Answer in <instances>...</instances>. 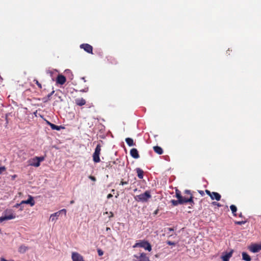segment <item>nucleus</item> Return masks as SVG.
<instances>
[{
  "mask_svg": "<svg viewBox=\"0 0 261 261\" xmlns=\"http://www.w3.org/2000/svg\"><path fill=\"white\" fill-rule=\"evenodd\" d=\"M151 197L150 192L149 191H146L143 194L136 196L135 199L139 202H147Z\"/></svg>",
  "mask_w": 261,
  "mask_h": 261,
  "instance_id": "f257e3e1",
  "label": "nucleus"
},
{
  "mask_svg": "<svg viewBox=\"0 0 261 261\" xmlns=\"http://www.w3.org/2000/svg\"><path fill=\"white\" fill-rule=\"evenodd\" d=\"M136 247H141L144 248L145 250H147L148 251H150L152 249L151 246L149 243L147 241L143 240L140 241L138 242L135 243V244L133 246V248Z\"/></svg>",
  "mask_w": 261,
  "mask_h": 261,
  "instance_id": "f03ea898",
  "label": "nucleus"
},
{
  "mask_svg": "<svg viewBox=\"0 0 261 261\" xmlns=\"http://www.w3.org/2000/svg\"><path fill=\"white\" fill-rule=\"evenodd\" d=\"M44 156H36L29 160V164L30 166L38 167L40 165V162L44 160Z\"/></svg>",
  "mask_w": 261,
  "mask_h": 261,
  "instance_id": "7ed1b4c3",
  "label": "nucleus"
},
{
  "mask_svg": "<svg viewBox=\"0 0 261 261\" xmlns=\"http://www.w3.org/2000/svg\"><path fill=\"white\" fill-rule=\"evenodd\" d=\"M101 151V146L98 144L95 149L93 154V160L95 163H99L100 162L99 155Z\"/></svg>",
  "mask_w": 261,
  "mask_h": 261,
  "instance_id": "20e7f679",
  "label": "nucleus"
},
{
  "mask_svg": "<svg viewBox=\"0 0 261 261\" xmlns=\"http://www.w3.org/2000/svg\"><path fill=\"white\" fill-rule=\"evenodd\" d=\"M62 211H64V214L66 215V210L65 209H62L50 215L49 220L52 222H55L58 220L60 214L62 213Z\"/></svg>",
  "mask_w": 261,
  "mask_h": 261,
  "instance_id": "39448f33",
  "label": "nucleus"
},
{
  "mask_svg": "<svg viewBox=\"0 0 261 261\" xmlns=\"http://www.w3.org/2000/svg\"><path fill=\"white\" fill-rule=\"evenodd\" d=\"M206 193L211 198L212 200H216L217 201H219L221 199V195L217 192H211L210 191L206 190Z\"/></svg>",
  "mask_w": 261,
  "mask_h": 261,
  "instance_id": "423d86ee",
  "label": "nucleus"
},
{
  "mask_svg": "<svg viewBox=\"0 0 261 261\" xmlns=\"http://www.w3.org/2000/svg\"><path fill=\"white\" fill-rule=\"evenodd\" d=\"M80 48L83 49L85 51L89 54H93V47L87 43H83L80 45Z\"/></svg>",
  "mask_w": 261,
  "mask_h": 261,
  "instance_id": "0eeeda50",
  "label": "nucleus"
},
{
  "mask_svg": "<svg viewBox=\"0 0 261 261\" xmlns=\"http://www.w3.org/2000/svg\"><path fill=\"white\" fill-rule=\"evenodd\" d=\"M249 249L251 252L253 253L257 252L261 250V244H253L249 247Z\"/></svg>",
  "mask_w": 261,
  "mask_h": 261,
  "instance_id": "6e6552de",
  "label": "nucleus"
},
{
  "mask_svg": "<svg viewBox=\"0 0 261 261\" xmlns=\"http://www.w3.org/2000/svg\"><path fill=\"white\" fill-rule=\"evenodd\" d=\"M71 257L73 261H84L83 256L77 252H72Z\"/></svg>",
  "mask_w": 261,
  "mask_h": 261,
  "instance_id": "1a4fd4ad",
  "label": "nucleus"
},
{
  "mask_svg": "<svg viewBox=\"0 0 261 261\" xmlns=\"http://www.w3.org/2000/svg\"><path fill=\"white\" fill-rule=\"evenodd\" d=\"M134 257L139 261H150L149 257L144 253H140L139 256L135 255Z\"/></svg>",
  "mask_w": 261,
  "mask_h": 261,
  "instance_id": "9d476101",
  "label": "nucleus"
},
{
  "mask_svg": "<svg viewBox=\"0 0 261 261\" xmlns=\"http://www.w3.org/2000/svg\"><path fill=\"white\" fill-rule=\"evenodd\" d=\"M21 204H29L31 206H33L35 204V201L34 200L33 197L32 196L29 195L28 199L27 200L21 201Z\"/></svg>",
  "mask_w": 261,
  "mask_h": 261,
  "instance_id": "9b49d317",
  "label": "nucleus"
},
{
  "mask_svg": "<svg viewBox=\"0 0 261 261\" xmlns=\"http://www.w3.org/2000/svg\"><path fill=\"white\" fill-rule=\"evenodd\" d=\"M6 213L7 214H8V215L4 216L5 217V219L6 220H12V219H14L16 218L15 214L13 213L12 212V211H11V210H9L8 211H7Z\"/></svg>",
  "mask_w": 261,
  "mask_h": 261,
  "instance_id": "f8f14e48",
  "label": "nucleus"
},
{
  "mask_svg": "<svg viewBox=\"0 0 261 261\" xmlns=\"http://www.w3.org/2000/svg\"><path fill=\"white\" fill-rule=\"evenodd\" d=\"M66 77L62 74H59L56 80L57 83L60 85H63L66 82Z\"/></svg>",
  "mask_w": 261,
  "mask_h": 261,
  "instance_id": "ddd939ff",
  "label": "nucleus"
},
{
  "mask_svg": "<svg viewBox=\"0 0 261 261\" xmlns=\"http://www.w3.org/2000/svg\"><path fill=\"white\" fill-rule=\"evenodd\" d=\"M131 156L134 159H138L139 155L138 150L136 148H133L130 151Z\"/></svg>",
  "mask_w": 261,
  "mask_h": 261,
  "instance_id": "4468645a",
  "label": "nucleus"
},
{
  "mask_svg": "<svg viewBox=\"0 0 261 261\" xmlns=\"http://www.w3.org/2000/svg\"><path fill=\"white\" fill-rule=\"evenodd\" d=\"M192 198L193 197H192V195H190L189 197H185L182 196L181 199V201H182V202H180V204H183V203H187V202H193Z\"/></svg>",
  "mask_w": 261,
  "mask_h": 261,
  "instance_id": "2eb2a0df",
  "label": "nucleus"
},
{
  "mask_svg": "<svg viewBox=\"0 0 261 261\" xmlns=\"http://www.w3.org/2000/svg\"><path fill=\"white\" fill-rule=\"evenodd\" d=\"M232 251L226 253L225 255L222 256L221 258L223 261H229V258L231 257Z\"/></svg>",
  "mask_w": 261,
  "mask_h": 261,
  "instance_id": "dca6fc26",
  "label": "nucleus"
},
{
  "mask_svg": "<svg viewBox=\"0 0 261 261\" xmlns=\"http://www.w3.org/2000/svg\"><path fill=\"white\" fill-rule=\"evenodd\" d=\"M75 103L76 105L82 106L84 105L86 103V101L84 99L81 98H77L75 99Z\"/></svg>",
  "mask_w": 261,
  "mask_h": 261,
  "instance_id": "f3484780",
  "label": "nucleus"
},
{
  "mask_svg": "<svg viewBox=\"0 0 261 261\" xmlns=\"http://www.w3.org/2000/svg\"><path fill=\"white\" fill-rule=\"evenodd\" d=\"M136 172L138 177L140 179H142L143 178V171L141 169L137 168L136 169Z\"/></svg>",
  "mask_w": 261,
  "mask_h": 261,
  "instance_id": "a211bd4d",
  "label": "nucleus"
},
{
  "mask_svg": "<svg viewBox=\"0 0 261 261\" xmlns=\"http://www.w3.org/2000/svg\"><path fill=\"white\" fill-rule=\"evenodd\" d=\"M154 151L159 154H162L163 152V149L159 146L153 147Z\"/></svg>",
  "mask_w": 261,
  "mask_h": 261,
  "instance_id": "6ab92c4d",
  "label": "nucleus"
},
{
  "mask_svg": "<svg viewBox=\"0 0 261 261\" xmlns=\"http://www.w3.org/2000/svg\"><path fill=\"white\" fill-rule=\"evenodd\" d=\"M125 141L129 146H132L134 145V141L132 138H127L125 139Z\"/></svg>",
  "mask_w": 261,
  "mask_h": 261,
  "instance_id": "aec40b11",
  "label": "nucleus"
},
{
  "mask_svg": "<svg viewBox=\"0 0 261 261\" xmlns=\"http://www.w3.org/2000/svg\"><path fill=\"white\" fill-rule=\"evenodd\" d=\"M242 257L243 259L246 261H250L251 260L250 256L245 252L242 253Z\"/></svg>",
  "mask_w": 261,
  "mask_h": 261,
  "instance_id": "412c9836",
  "label": "nucleus"
},
{
  "mask_svg": "<svg viewBox=\"0 0 261 261\" xmlns=\"http://www.w3.org/2000/svg\"><path fill=\"white\" fill-rule=\"evenodd\" d=\"M28 249V247H26L24 245H21L19 247L18 249V251L20 253H24Z\"/></svg>",
  "mask_w": 261,
  "mask_h": 261,
  "instance_id": "4be33fe9",
  "label": "nucleus"
},
{
  "mask_svg": "<svg viewBox=\"0 0 261 261\" xmlns=\"http://www.w3.org/2000/svg\"><path fill=\"white\" fill-rule=\"evenodd\" d=\"M49 126H50L51 129L53 130H59L60 129V127H61L60 126H58V125H56L53 123H49Z\"/></svg>",
  "mask_w": 261,
  "mask_h": 261,
  "instance_id": "5701e85b",
  "label": "nucleus"
},
{
  "mask_svg": "<svg viewBox=\"0 0 261 261\" xmlns=\"http://www.w3.org/2000/svg\"><path fill=\"white\" fill-rule=\"evenodd\" d=\"M175 194H176V198L178 200H180V202H182V201H181V199L182 196L181 195L180 192L178 190L176 189V191H175Z\"/></svg>",
  "mask_w": 261,
  "mask_h": 261,
  "instance_id": "b1692460",
  "label": "nucleus"
},
{
  "mask_svg": "<svg viewBox=\"0 0 261 261\" xmlns=\"http://www.w3.org/2000/svg\"><path fill=\"white\" fill-rule=\"evenodd\" d=\"M230 210L232 211V213L236 215L235 213L237 212V207L234 205H231L230 206Z\"/></svg>",
  "mask_w": 261,
  "mask_h": 261,
  "instance_id": "393cba45",
  "label": "nucleus"
},
{
  "mask_svg": "<svg viewBox=\"0 0 261 261\" xmlns=\"http://www.w3.org/2000/svg\"><path fill=\"white\" fill-rule=\"evenodd\" d=\"M171 202L174 206L177 205L178 204H180V200H178H178H172L171 201Z\"/></svg>",
  "mask_w": 261,
  "mask_h": 261,
  "instance_id": "a878e982",
  "label": "nucleus"
},
{
  "mask_svg": "<svg viewBox=\"0 0 261 261\" xmlns=\"http://www.w3.org/2000/svg\"><path fill=\"white\" fill-rule=\"evenodd\" d=\"M34 82H35V83L37 84V85L38 86V88H39V89H41V88H42V85H41V84L38 82V80H37L35 79V80H34Z\"/></svg>",
  "mask_w": 261,
  "mask_h": 261,
  "instance_id": "bb28decb",
  "label": "nucleus"
},
{
  "mask_svg": "<svg viewBox=\"0 0 261 261\" xmlns=\"http://www.w3.org/2000/svg\"><path fill=\"white\" fill-rule=\"evenodd\" d=\"M6 168L5 167H0V174H2L4 171L6 170Z\"/></svg>",
  "mask_w": 261,
  "mask_h": 261,
  "instance_id": "cd10ccee",
  "label": "nucleus"
},
{
  "mask_svg": "<svg viewBox=\"0 0 261 261\" xmlns=\"http://www.w3.org/2000/svg\"><path fill=\"white\" fill-rule=\"evenodd\" d=\"M128 181H124L122 180L120 182V185L123 186V185H127V184H128Z\"/></svg>",
  "mask_w": 261,
  "mask_h": 261,
  "instance_id": "c85d7f7f",
  "label": "nucleus"
},
{
  "mask_svg": "<svg viewBox=\"0 0 261 261\" xmlns=\"http://www.w3.org/2000/svg\"><path fill=\"white\" fill-rule=\"evenodd\" d=\"M167 243L169 245H175V243L174 242H171V241H167Z\"/></svg>",
  "mask_w": 261,
  "mask_h": 261,
  "instance_id": "c756f323",
  "label": "nucleus"
},
{
  "mask_svg": "<svg viewBox=\"0 0 261 261\" xmlns=\"http://www.w3.org/2000/svg\"><path fill=\"white\" fill-rule=\"evenodd\" d=\"M98 254L99 256H101L103 255V252L101 250L99 249L98 250Z\"/></svg>",
  "mask_w": 261,
  "mask_h": 261,
  "instance_id": "7c9ffc66",
  "label": "nucleus"
},
{
  "mask_svg": "<svg viewBox=\"0 0 261 261\" xmlns=\"http://www.w3.org/2000/svg\"><path fill=\"white\" fill-rule=\"evenodd\" d=\"M89 178L90 179H91L92 180L94 181H95L96 180V178H95V177H94V176H93L90 175V176H89Z\"/></svg>",
  "mask_w": 261,
  "mask_h": 261,
  "instance_id": "2f4dec72",
  "label": "nucleus"
},
{
  "mask_svg": "<svg viewBox=\"0 0 261 261\" xmlns=\"http://www.w3.org/2000/svg\"><path fill=\"white\" fill-rule=\"evenodd\" d=\"M5 217L4 216L0 217V223H2L3 221H5Z\"/></svg>",
  "mask_w": 261,
  "mask_h": 261,
  "instance_id": "473e14b6",
  "label": "nucleus"
},
{
  "mask_svg": "<svg viewBox=\"0 0 261 261\" xmlns=\"http://www.w3.org/2000/svg\"><path fill=\"white\" fill-rule=\"evenodd\" d=\"M245 223V221H238V222H236V223L239 225H241V224H244Z\"/></svg>",
  "mask_w": 261,
  "mask_h": 261,
  "instance_id": "72a5a7b5",
  "label": "nucleus"
},
{
  "mask_svg": "<svg viewBox=\"0 0 261 261\" xmlns=\"http://www.w3.org/2000/svg\"><path fill=\"white\" fill-rule=\"evenodd\" d=\"M22 204H21V202L20 203H17L15 205L14 207H18L19 206H20Z\"/></svg>",
  "mask_w": 261,
  "mask_h": 261,
  "instance_id": "f704fd0d",
  "label": "nucleus"
},
{
  "mask_svg": "<svg viewBox=\"0 0 261 261\" xmlns=\"http://www.w3.org/2000/svg\"><path fill=\"white\" fill-rule=\"evenodd\" d=\"M113 195L112 194H109L108 195H107V198L109 199V198H111V197H112Z\"/></svg>",
  "mask_w": 261,
  "mask_h": 261,
  "instance_id": "c9c22d12",
  "label": "nucleus"
},
{
  "mask_svg": "<svg viewBox=\"0 0 261 261\" xmlns=\"http://www.w3.org/2000/svg\"><path fill=\"white\" fill-rule=\"evenodd\" d=\"M0 261H10V260H8L7 259H6L4 257H1L0 258Z\"/></svg>",
  "mask_w": 261,
  "mask_h": 261,
  "instance_id": "e433bc0d",
  "label": "nucleus"
},
{
  "mask_svg": "<svg viewBox=\"0 0 261 261\" xmlns=\"http://www.w3.org/2000/svg\"><path fill=\"white\" fill-rule=\"evenodd\" d=\"M185 193H186L188 194L189 195V196H190V195H192L191 194V193H190V191H189V190H186V191H185Z\"/></svg>",
  "mask_w": 261,
  "mask_h": 261,
  "instance_id": "4c0bfd02",
  "label": "nucleus"
},
{
  "mask_svg": "<svg viewBox=\"0 0 261 261\" xmlns=\"http://www.w3.org/2000/svg\"><path fill=\"white\" fill-rule=\"evenodd\" d=\"M213 204H215V205H217L218 206H221V205L219 203H216V202H213Z\"/></svg>",
  "mask_w": 261,
  "mask_h": 261,
  "instance_id": "58836bf2",
  "label": "nucleus"
},
{
  "mask_svg": "<svg viewBox=\"0 0 261 261\" xmlns=\"http://www.w3.org/2000/svg\"><path fill=\"white\" fill-rule=\"evenodd\" d=\"M110 216H109V218H111V217H113V213L112 212H110Z\"/></svg>",
  "mask_w": 261,
  "mask_h": 261,
  "instance_id": "ea45409f",
  "label": "nucleus"
},
{
  "mask_svg": "<svg viewBox=\"0 0 261 261\" xmlns=\"http://www.w3.org/2000/svg\"><path fill=\"white\" fill-rule=\"evenodd\" d=\"M167 229L169 231H172L174 230L173 228H168Z\"/></svg>",
  "mask_w": 261,
  "mask_h": 261,
  "instance_id": "a19ab883",
  "label": "nucleus"
},
{
  "mask_svg": "<svg viewBox=\"0 0 261 261\" xmlns=\"http://www.w3.org/2000/svg\"><path fill=\"white\" fill-rule=\"evenodd\" d=\"M54 93V91H53L51 92V93L50 94H49L48 95V97H49L50 96H51V95H52V94Z\"/></svg>",
  "mask_w": 261,
  "mask_h": 261,
  "instance_id": "79ce46f5",
  "label": "nucleus"
},
{
  "mask_svg": "<svg viewBox=\"0 0 261 261\" xmlns=\"http://www.w3.org/2000/svg\"><path fill=\"white\" fill-rule=\"evenodd\" d=\"M87 91H88V88H87L86 90H82L81 91H82V92H87Z\"/></svg>",
  "mask_w": 261,
  "mask_h": 261,
  "instance_id": "37998d69",
  "label": "nucleus"
},
{
  "mask_svg": "<svg viewBox=\"0 0 261 261\" xmlns=\"http://www.w3.org/2000/svg\"><path fill=\"white\" fill-rule=\"evenodd\" d=\"M106 230H107V231L110 230V228H109V227H107V228H106Z\"/></svg>",
  "mask_w": 261,
  "mask_h": 261,
  "instance_id": "c03bdc74",
  "label": "nucleus"
},
{
  "mask_svg": "<svg viewBox=\"0 0 261 261\" xmlns=\"http://www.w3.org/2000/svg\"><path fill=\"white\" fill-rule=\"evenodd\" d=\"M158 212V210H156V211L154 212V214L155 215L157 214Z\"/></svg>",
  "mask_w": 261,
  "mask_h": 261,
  "instance_id": "a18cd8bd",
  "label": "nucleus"
},
{
  "mask_svg": "<svg viewBox=\"0 0 261 261\" xmlns=\"http://www.w3.org/2000/svg\"><path fill=\"white\" fill-rule=\"evenodd\" d=\"M82 79L83 80H84L85 82H86V80H85V77H82Z\"/></svg>",
  "mask_w": 261,
  "mask_h": 261,
  "instance_id": "49530a36",
  "label": "nucleus"
},
{
  "mask_svg": "<svg viewBox=\"0 0 261 261\" xmlns=\"http://www.w3.org/2000/svg\"><path fill=\"white\" fill-rule=\"evenodd\" d=\"M70 203V204H73L74 203V201L71 200Z\"/></svg>",
  "mask_w": 261,
  "mask_h": 261,
  "instance_id": "de8ad7c7",
  "label": "nucleus"
},
{
  "mask_svg": "<svg viewBox=\"0 0 261 261\" xmlns=\"http://www.w3.org/2000/svg\"><path fill=\"white\" fill-rule=\"evenodd\" d=\"M229 51H230L229 49H228L227 51V53L229 54Z\"/></svg>",
  "mask_w": 261,
  "mask_h": 261,
  "instance_id": "09e8293b",
  "label": "nucleus"
},
{
  "mask_svg": "<svg viewBox=\"0 0 261 261\" xmlns=\"http://www.w3.org/2000/svg\"><path fill=\"white\" fill-rule=\"evenodd\" d=\"M47 123L49 125V123H51L49 122V121H47Z\"/></svg>",
  "mask_w": 261,
  "mask_h": 261,
  "instance_id": "8fccbe9b",
  "label": "nucleus"
},
{
  "mask_svg": "<svg viewBox=\"0 0 261 261\" xmlns=\"http://www.w3.org/2000/svg\"><path fill=\"white\" fill-rule=\"evenodd\" d=\"M105 214H106V215H108V212H106L105 213Z\"/></svg>",
  "mask_w": 261,
  "mask_h": 261,
  "instance_id": "3c124183",
  "label": "nucleus"
},
{
  "mask_svg": "<svg viewBox=\"0 0 261 261\" xmlns=\"http://www.w3.org/2000/svg\"><path fill=\"white\" fill-rule=\"evenodd\" d=\"M114 191H115V190H114V189H113V190H112V192H114Z\"/></svg>",
  "mask_w": 261,
  "mask_h": 261,
  "instance_id": "603ef678",
  "label": "nucleus"
},
{
  "mask_svg": "<svg viewBox=\"0 0 261 261\" xmlns=\"http://www.w3.org/2000/svg\"><path fill=\"white\" fill-rule=\"evenodd\" d=\"M118 194L117 195H116V197H118Z\"/></svg>",
  "mask_w": 261,
  "mask_h": 261,
  "instance_id": "864d4df0",
  "label": "nucleus"
},
{
  "mask_svg": "<svg viewBox=\"0 0 261 261\" xmlns=\"http://www.w3.org/2000/svg\"><path fill=\"white\" fill-rule=\"evenodd\" d=\"M10 261H14V260L11 259V260H10Z\"/></svg>",
  "mask_w": 261,
  "mask_h": 261,
  "instance_id": "5fc2aeb1",
  "label": "nucleus"
}]
</instances>
